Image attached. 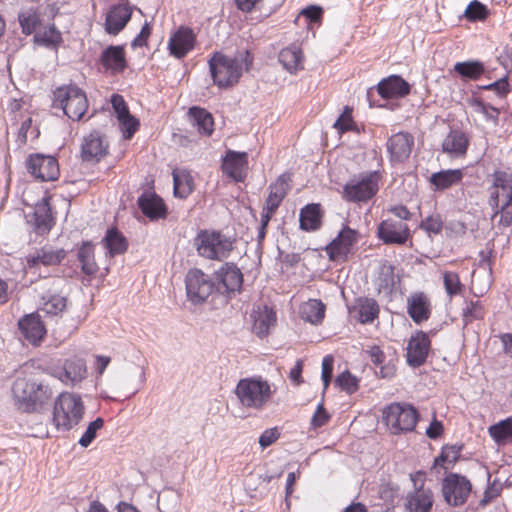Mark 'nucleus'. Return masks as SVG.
I'll list each match as a JSON object with an SVG mask.
<instances>
[{
  "instance_id": "nucleus-18",
  "label": "nucleus",
  "mask_w": 512,
  "mask_h": 512,
  "mask_svg": "<svg viewBox=\"0 0 512 512\" xmlns=\"http://www.w3.org/2000/svg\"><path fill=\"white\" fill-rule=\"evenodd\" d=\"M406 362L412 368H418L427 361L431 350V341L427 332L416 331L408 340Z\"/></svg>"
},
{
  "instance_id": "nucleus-32",
  "label": "nucleus",
  "mask_w": 512,
  "mask_h": 512,
  "mask_svg": "<svg viewBox=\"0 0 512 512\" xmlns=\"http://www.w3.org/2000/svg\"><path fill=\"white\" fill-rule=\"evenodd\" d=\"M101 244L106 249V257L113 258L116 255L124 254L129 247V243L124 234L116 227H109Z\"/></svg>"
},
{
  "instance_id": "nucleus-10",
  "label": "nucleus",
  "mask_w": 512,
  "mask_h": 512,
  "mask_svg": "<svg viewBox=\"0 0 512 512\" xmlns=\"http://www.w3.org/2000/svg\"><path fill=\"white\" fill-rule=\"evenodd\" d=\"M185 288L187 299L193 305H201L209 296L218 294L214 279L198 268L188 270L185 276Z\"/></svg>"
},
{
  "instance_id": "nucleus-21",
  "label": "nucleus",
  "mask_w": 512,
  "mask_h": 512,
  "mask_svg": "<svg viewBox=\"0 0 512 512\" xmlns=\"http://www.w3.org/2000/svg\"><path fill=\"white\" fill-rule=\"evenodd\" d=\"M196 34L188 26L178 27L168 41L169 54L176 59H183L195 47Z\"/></svg>"
},
{
  "instance_id": "nucleus-34",
  "label": "nucleus",
  "mask_w": 512,
  "mask_h": 512,
  "mask_svg": "<svg viewBox=\"0 0 512 512\" xmlns=\"http://www.w3.org/2000/svg\"><path fill=\"white\" fill-rule=\"evenodd\" d=\"M453 71L463 81H478L486 75L487 68L484 62L478 59H471L456 62L453 66Z\"/></svg>"
},
{
  "instance_id": "nucleus-1",
  "label": "nucleus",
  "mask_w": 512,
  "mask_h": 512,
  "mask_svg": "<svg viewBox=\"0 0 512 512\" xmlns=\"http://www.w3.org/2000/svg\"><path fill=\"white\" fill-rule=\"evenodd\" d=\"M209 71L213 83L220 89L234 87L240 80L243 71H248L253 64V55L248 50L239 53V56L228 57L216 51L208 61Z\"/></svg>"
},
{
  "instance_id": "nucleus-54",
  "label": "nucleus",
  "mask_w": 512,
  "mask_h": 512,
  "mask_svg": "<svg viewBox=\"0 0 512 512\" xmlns=\"http://www.w3.org/2000/svg\"><path fill=\"white\" fill-rule=\"evenodd\" d=\"M488 16V7L479 0H472L464 11V17L469 22L484 21Z\"/></svg>"
},
{
  "instance_id": "nucleus-13",
  "label": "nucleus",
  "mask_w": 512,
  "mask_h": 512,
  "mask_svg": "<svg viewBox=\"0 0 512 512\" xmlns=\"http://www.w3.org/2000/svg\"><path fill=\"white\" fill-rule=\"evenodd\" d=\"M216 292L227 298L235 292H239L243 285V273L233 262H225L214 272Z\"/></svg>"
},
{
  "instance_id": "nucleus-16",
  "label": "nucleus",
  "mask_w": 512,
  "mask_h": 512,
  "mask_svg": "<svg viewBox=\"0 0 512 512\" xmlns=\"http://www.w3.org/2000/svg\"><path fill=\"white\" fill-rule=\"evenodd\" d=\"M248 153L228 149L221 159L222 173L235 183H242L247 177Z\"/></svg>"
},
{
  "instance_id": "nucleus-14",
  "label": "nucleus",
  "mask_w": 512,
  "mask_h": 512,
  "mask_svg": "<svg viewBox=\"0 0 512 512\" xmlns=\"http://www.w3.org/2000/svg\"><path fill=\"white\" fill-rule=\"evenodd\" d=\"M376 235L385 245L402 246L412 238L408 224L393 218L382 220L377 225Z\"/></svg>"
},
{
  "instance_id": "nucleus-63",
  "label": "nucleus",
  "mask_w": 512,
  "mask_h": 512,
  "mask_svg": "<svg viewBox=\"0 0 512 512\" xmlns=\"http://www.w3.org/2000/svg\"><path fill=\"white\" fill-rule=\"evenodd\" d=\"M111 104L117 120L130 114L128 105L120 94H113L111 96Z\"/></svg>"
},
{
  "instance_id": "nucleus-31",
  "label": "nucleus",
  "mask_w": 512,
  "mask_h": 512,
  "mask_svg": "<svg viewBox=\"0 0 512 512\" xmlns=\"http://www.w3.org/2000/svg\"><path fill=\"white\" fill-rule=\"evenodd\" d=\"M463 177L464 172L462 169H441L432 173L428 178V182L432 191L443 192L459 184Z\"/></svg>"
},
{
  "instance_id": "nucleus-61",
  "label": "nucleus",
  "mask_w": 512,
  "mask_h": 512,
  "mask_svg": "<svg viewBox=\"0 0 512 512\" xmlns=\"http://www.w3.org/2000/svg\"><path fill=\"white\" fill-rule=\"evenodd\" d=\"M333 370H334V357L332 355L324 356L322 360V372H321V380L323 382V394L328 389L330 382L333 378Z\"/></svg>"
},
{
  "instance_id": "nucleus-42",
  "label": "nucleus",
  "mask_w": 512,
  "mask_h": 512,
  "mask_svg": "<svg viewBox=\"0 0 512 512\" xmlns=\"http://www.w3.org/2000/svg\"><path fill=\"white\" fill-rule=\"evenodd\" d=\"M173 194L176 198L186 199L194 190V179L186 170H173Z\"/></svg>"
},
{
  "instance_id": "nucleus-58",
  "label": "nucleus",
  "mask_w": 512,
  "mask_h": 512,
  "mask_svg": "<svg viewBox=\"0 0 512 512\" xmlns=\"http://www.w3.org/2000/svg\"><path fill=\"white\" fill-rule=\"evenodd\" d=\"M104 426V420L101 417H97L95 420L91 421L85 432L80 437L78 443L84 447L87 448L93 440L97 436V432Z\"/></svg>"
},
{
  "instance_id": "nucleus-49",
  "label": "nucleus",
  "mask_w": 512,
  "mask_h": 512,
  "mask_svg": "<svg viewBox=\"0 0 512 512\" xmlns=\"http://www.w3.org/2000/svg\"><path fill=\"white\" fill-rule=\"evenodd\" d=\"M468 102L475 108L476 112L481 113L485 117L486 121L498 124L500 111L497 107L483 101L480 97L476 96L475 92H473Z\"/></svg>"
},
{
  "instance_id": "nucleus-51",
  "label": "nucleus",
  "mask_w": 512,
  "mask_h": 512,
  "mask_svg": "<svg viewBox=\"0 0 512 512\" xmlns=\"http://www.w3.org/2000/svg\"><path fill=\"white\" fill-rule=\"evenodd\" d=\"M462 320L464 327L474 320H482L485 317V309L479 300L466 301V306L462 309Z\"/></svg>"
},
{
  "instance_id": "nucleus-20",
  "label": "nucleus",
  "mask_w": 512,
  "mask_h": 512,
  "mask_svg": "<svg viewBox=\"0 0 512 512\" xmlns=\"http://www.w3.org/2000/svg\"><path fill=\"white\" fill-rule=\"evenodd\" d=\"M389 350H392V353L387 354L378 345L369 346L368 349L365 350L372 364L376 368H379V372L376 371L375 374L382 379L393 378L397 370L396 351L393 348H389Z\"/></svg>"
},
{
  "instance_id": "nucleus-11",
  "label": "nucleus",
  "mask_w": 512,
  "mask_h": 512,
  "mask_svg": "<svg viewBox=\"0 0 512 512\" xmlns=\"http://www.w3.org/2000/svg\"><path fill=\"white\" fill-rule=\"evenodd\" d=\"M441 491L447 505L460 507L467 502L472 491V484L466 476L449 472L442 480Z\"/></svg>"
},
{
  "instance_id": "nucleus-7",
  "label": "nucleus",
  "mask_w": 512,
  "mask_h": 512,
  "mask_svg": "<svg viewBox=\"0 0 512 512\" xmlns=\"http://www.w3.org/2000/svg\"><path fill=\"white\" fill-rule=\"evenodd\" d=\"M382 178L380 170L362 172L350 178L343 186L342 198L351 203H361L371 200L379 191Z\"/></svg>"
},
{
  "instance_id": "nucleus-23",
  "label": "nucleus",
  "mask_w": 512,
  "mask_h": 512,
  "mask_svg": "<svg viewBox=\"0 0 512 512\" xmlns=\"http://www.w3.org/2000/svg\"><path fill=\"white\" fill-rule=\"evenodd\" d=\"M20 335L33 346H39L47 330L37 312L26 314L18 320Z\"/></svg>"
},
{
  "instance_id": "nucleus-25",
  "label": "nucleus",
  "mask_w": 512,
  "mask_h": 512,
  "mask_svg": "<svg viewBox=\"0 0 512 512\" xmlns=\"http://www.w3.org/2000/svg\"><path fill=\"white\" fill-rule=\"evenodd\" d=\"M67 251L63 248L53 249L52 247L44 246L34 253L29 254L26 257V263L33 273H36L40 268V265L45 267L57 266L62 263L66 258Z\"/></svg>"
},
{
  "instance_id": "nucleus-40",
  "label": "nucleus",
  "mask_w": 512,
  "mask_h": 512,
  "mask_svg": "<svg viewBox=\"0 0 512 512\" xmlns=\"http://www.w3.org/2000/svg\"><path fill=\"white\" fill-rule=\"evenodd\" d=\"M278 61L285 70L295 74L303 69V52L299 46L291 45L280 51Z\"/></svg>"
},
{
  "instance_id": "nucleus-12",
  "label": "nucleus",
  "mask_w": 512,
  "mask_h": 512,
  "mask_svg": "<svg viewBox=\"0 0 512 512\" xmlns=\"http://www.w3.org/2000/svg\"><path fill=\"white\" fill-rule=\"evenodd\" d=\"M27 172L41 182L55 181L60 175L57 159L42 153L30 154L25 160Z\"/></svg>"
},
{
  "instance_id": "nucleus-35",
  "label": "nucleus",
  "mask_w": 512,
  "mask_h": 512,
  "mask_svg": "<svg viewBox=\"0 0 512 512\" xmlns=\"http://www.w3.org/2000/svg\"><path fill=\"white\" fill-rule=\"evenodd\" d=\"M87 374L86 363L82 358H72L65 360L61 371L58 373V378L72 385L82 381Z\"/></svg>"
},
{
  "instance_id": "nucleus-36",
  "label": "nucleus",
  "mask_w": 512,
  "mask_h": 512,
  "mask_svg": "<svg viewBox=\"0 0 512 512\" xmlns=\"http://www.w3.org/2000/svg\"><path fill=\"white\" fill-rule=\"evenodd\" d=\"M268 189L269 194L264 202L263 208L264 210L276 212L290 189L285 175L279 176L276 182L269 185Z\"/></svg>"
},
{
  "instance_id": "nucleus-17",
  "label": "nucleus",
  "mask_w": 512,
  "mask_h": 512,
  "mask_svg": "<svg viewBox=\"0 0 512 512\" xmlns=\"http://www.w3.org/2000/svg\"><path fill=\"white\" fill-rule=\"evenodd\" d=\"M413 147L414 137L411 133L401 131L391 135L386 142L391 165L405 163L409 159Z\"/></svg>"
},
{
  "instance_id": "nucleus-55",
  "label": "nucleus",
  "mask_w": 512,
  "mask_h": 512,
  "mask_svg": "<svg viewBox=\"0 0 512 512\" xmlns=\"http://www.w3.org/2000/svg\"><path fill=\"white\" fill-rule=\"evenodd\" d=\"M335 385L347 394H353L359 389V380L349 370L337 375Z\"/></svg>"
},
{
  "instance_id": "nucleus-43",
  "label": "nucleus",
  "mask_w": 512,
  "mask_h": 512,
  "mask_svg": "<svg viewBox=\"0 0 512 512\" xmlns=\"http://www.w3.org/2000/svg\"><path fill=\"white\" fill-rule=\"evenodd\" d=\"M488 433L498 446L512 443V416L502 419L488 427Z\"/></svg>"
},
{
  "instance_id": "nucleus-60",
  "label": "nucleus",
  "mask_w": 512,
  "mask_h": 512,
  "mask_svg": "<svg viewBox=\"0 0 512 512\" xmlns=\"http://www.w3.org/2000/svg\"><path fill=\"white\" fill-rule=\"evenodd\" d=\"M299 15L303 16L308 24H320L323 19L324 9L320 5L311 4L304 7Z\"/></svg>"
},
{
  "instance_id": "nucleus-64",
  "label": "nucleus",
  "mask_w": 512,
  "mask_h": 512,
  "mask_svg": "<svg viewBox=\"0 0 512 512\" xmlns=\"http://www.w3.org/2000/svg\"><path fill=\"white\" fill-rule=\"evenodd\" d=\"M280 437V432L277 427L266 429L259 437V445L262 449H266L276 442Z\"/></svg>"
},
{
  "instance_id": "nucleus-29",
  "label": "nucleus",
  "mask_w": 512,
  "mask_h": 512,
  "mask_svg": "<svg viewBox=\"0 0 512 512\" xmlns=\"http://www.w3.org/2000/svg\"><path fill=\"white\" fill-rule=\"evenodd\" d=\"M469 138L462 129L452 127L442 142V151L455 157L466 155Z\"/></svg>"
},
{
  "instance_id": "nucleus-47",
  "label": "nucleus",
  "mask_w": 512,
  "mask_h": 512,
  "mask_svg": "<svg viewBox=\"0 0 512 512\" xmlns=\"http://www.w3.org/2000/svg\"><path fill=\"white\" fill-rule=\"evenodd\" d=\"M67 305V298L56 294L47 292L42 296L41 311L48 316L60 315Z\"/></svg>"
},
{
  "instance_id": "nucleus-57",
  "label": "nucleus",
  "mask_w": 512,
  "mask_h": 512,
  "mask_svg": "<svg viewBox=\"0 0 512 512\" xmlns=\"http://www.w3.org/2000/svg\"><path fill=\"white\" fill-rule=\"evenodd\" d=\"M477 89L485 91H494L498 97L504 98L511 91L510 84L508 81V74L504 75L503 77L492 83L486 85H478Z\"/></svg>"
},
{
  "instance_id": "nucleus-15",
  "label": "nucleus",
  "mask_w": 512,
  "mask_h": 512,
  "mask_svg": "<svg viewBox=\"0 0 512 512\" xmlns=\"http://www.w3.org/2000/svg\"><path fill=\"white\" fill-rule=\"evenodd\" d=\"M358 241V231L344 226L338 235L325 247V252L330 261L345 262L348 260L354 245Z\"/></svg>"
},
{
  "instance_id": "nucleus-45",
  "label": "nucleus",
  "mask_w": 512,
  "mask_h": 512,
  "mask_svg": "<svg viewBox=\"0 0 512 512\" xmlns=\"http://www.w3.org/2000/svg\"><path fill=\"white\" fill-rule=\"evenodd\" d=\"M33 41L37 45L57 51L63 43V37L55 24H51L43 33H36L33 37Z\"/></svg>"
},
{
  "instance_id": "nucleus-22",
  "label": "nucleus",
  "mask_w": 512,
  "mask_h": 512,
  "mask_svg": "<svg viewBox=\"0 0 512 512\" xmlns=\"http://www.w3.org/2000/svg\"><path fill=\"white\" fill-rule=\"evenodd\" d=\"M98 62L113 75L124 73L128 67L125 44L108 45L102 50Z\"/></svg>"
},
{
  "instance_id": "nucleus-27",
  "label": "nucleus",
  "mask_w": 512,
  "mask_h": 512,
  "mask_svg": "<svg viewBox=\"0 0 512 512\" xmlns=\"http://www.w3.org/2000/svg\"><path fill=\"white\" fill-rule=\"evenodd\" d=\"M132 17V8L124 4H115L108 10L104 29L109 35H118L128 24Z\"/></svg>"
},
{
  "instance_id": "nucleus-4",
  "label": "nucleus",
  "mask_w": 512,
  "mask_h": 512,
  "mask_svg": "<svg viewBox=\"0 0 512 512\" xmlns=\"http://www.w3.org/2000/svg\"><path fill=\"white\" fill-rule=\"evenodd\" d=\"M274 392L272 384L262 376L241 378L234 390L243 407L258 411L266 408Z\"/></svg>"
},
{
  "instance_id": "nucleus-24",
  "label": "nucleus",
  "mask_w": 512,
  "mask_h": 512,
  "mask_svg": "<svg viewBox=\"0 0 512 512\" xmlns=\"http://www.w3.org/2000/svg\"><path fill=\"white\" fill-rule=\"evenodd\" d=\"M137 206L150 221L165 219L168 215L167 205L155 191H143L137 199Z\"/></svg>"
},
{
  "instance_id": "nucleus-8",
  "label": "nucleus",
  "mask_w": 512,
  "mask_h": 512,
  "mask_svg": "<svg viewBox=\"0 0 512 512\" xmlns=\"http://www.w3.org/2000/svg\"><path fill=\"white\" fill-rule=\"evenodd\" d=\"M421 415L410 403L394 402L383 410V421L394 435L413 432Z\"/></svg>"
},
{
  "instance_id": "nucleus-26",
  "label": "nucleus",
  "mask_w": 512,
  "mask_h": 512,
  "mask_svg": "<svg viewBox=\"0 0 512 512\" xmlns=\"http://www.w3.org/2000/svg\"><path fill=\"white\" fill-rule=\"evenodd\" d=\"M81 159L86 163H98L108 154V145L97 131L83 138L81 144Z\"/></svg>"
},
{
  "instance_id": "nucleus-56",
  "label": "nucleus",
  "mask_w": 512,
  "mask_h": 512,
  "mask_svg": "<svg viewBox=\"0 0 512 512\" xmlns=\"http://www.w3.org/2000/svg\"><path fill=\"white\" fill-rule=\"evenodd\" d=\"M443 283L445 291L450 298L461 294L465 288L460 281L459 275L452 271H446L443 273Z\"/></svg>"
},
{
  "instance_id": "nucleus-53",
  "label": "nucleus",
  "mask_w": 512,
  "mask_h": 512,
  "mask_svg": "<svg viewBox=\"0 0 512 512\" xmlns=\"http://www.w3.org/2000/svg\"><path fill=\"white\" fill-rule=\"evenodd\" d=\"M333 126L340 134H344L349 131L356 133L360 132L358 125L353 120L352 108L349 106L344 107L343 112L338 116Z\"/></svg>"
},
{
  "instance_id": "nucleus-6",
  "label": "nucleus",
  "mask_w": 512,
  "mask_h": 512,
  "mask_svg": "<svg viewBox=\"0 0 512 512\" xmlns=\"http://www.w3.org/2000/svg\"><path fill=\"white\" fill-rule=\"evenodd\" d=\"M84 414V405L79 395L61 393L54 402L52 421L57 430L69 431L79 424Z\"/></svg>"
},
{
  "instance_id": "nucleus-28",
  "label": "nucleus",
  "mask_w": 512,
  "mask_h": 512,
  "mask_svg": "<svg viewBox=\"0 0 512 512\" xmlns=\"http://www.w3.org/2000/svg\"><path fill=\"white\" fill-rule=\"evenodd\" d=\"M407 313L416 324L427 321L431 316V303L424 292L412 293L407 298Z\"/></svg>"
},
{
  "instance_id": "nucleus-50",
  "label": "nucleus",
  "mask_w": 512,
  "mask_h": 512,
  "mask_svg": "<svg viewBox=\"0 0 512 512\" xmlns=\"http://www.w3.org/2000/svg\"><path fill=\"white\" fill-rule=\"evenodd\" d=\"M18 22L22 33L27 36L33 34L41 24L38 13L32 9L19 12Z\"/></svg>"
},
{
  "instance_id": "nucleus-62",
  "label": "nucleus",
  "mask_w": 512,
  "mask_h": 512,
  "mask_svg": "<svg viewBox=\"0 0 512 512\" xmlns=\"http://www.w3.org/2000/svg\"><path fill=\"white\" fill-rule=\"evenodd\" d=\"M500 214L499 225L504 227H509L512 225V202L510 200H506L505 203L494 211L493 217H496Z\"/></svg>"
},
{
  "instance_id": "nucleus-2",
  "label": "nucleus",
  "mask_w": 512,
  "mask_h": 512,
  "mask_svg": "<svg viewBox=\"0 0 512 512\" xmlns=\"http://www.w3.org/2000/svg\"><path fill=\"white\" fill-rule=\"evenodd\" d=\"M412 86L398 74L382 78L375 86L366 91V99L370 108H383L395 111L400 107L397 100L411 93Z\"/></svg>"
},
{
  "instance_id": "nucleus-5",
  "label": "nucleus",
  "mask_w": 512,
  "mask_h": 512,
  "mask_svg": "<svg viewBox=\"0 0 512 512\" xmlns=\"http://www.w3.org/2000/svg\"><path fill=\"white\" fill-rule=\"evenodd\" d=\"M234 241L217 230H200L194 238L193 245L199 256L223 261L230 256L234 248Z\"/></svg>"
},
{
  "instance_id": "nucleus-52",
  "label": "nucleus",
  "mask_w": 512,
  "mask_h": 512,
  "mask_svg": "<svg viewBox=\"0 0 512 512\" xmlns=\"http://www.w3.org/2000/svg\"><path fill=\"white\" fill-rule=\"evenodd\" d=\"M444 227L442 216L438 213L430 214L421 220L418 228L423 230L428 237L441 234Z\"/></svg>"
},
{
  "instance_id": "nucleus-37",
  "label": "nucleus",
  "mask_w": 512,
  "mask_h": 512,
  "mask_svg": "<svg viewBox=\"0 0 512 512\" xmlns=\"http://www.w3.org/2000/svg\"><path fill=\"white\" fill-rule=\"evenodd\" d=\"M188 116L193 127L204 136H210L214 131V119L210 112L199 106H192L188 110Z\"/></svg>"
},
{
  "instance_id": "nucleus-59",
  "label": "nucleus",
  "mask_w": 512,
  "mask_h": 512,
  "mask_svg": "<svg viewBox=\"0 0 512 512\" xmlns=\"http://www.w3.org/2000/svg\"><path fill=\"white\" fill-rule=\"evenodd\" d=\"M118 122L123 138L126 140H130L140 127L139 120L131 113L118 119Z\"/></svg>"
},
{
  "instance_id": "nucleus-38",
  "label": "nucleus",
  "mask_w": 512,
  "mask_h": 512,
  "mask_svg": "<svg viewBox=\"0 0 512 512\" xmlns=\"http://www.w3.org/2000/svg\"><path fill=\"white\" fill-rule=\"evenodd\" d=\"M77 260L81 271L87 276H94L99 270L95 261V244L91 240L83 241L77 249Z\"/></svg>"
},
{
  "instance_id": "nucleus-41",
  "label": "nucleus",
  "mask_w": 512,
  "mask_h": 512,
  "mask_svg": "<svg viewBox=\"0 0 512 512\" xmlns=\"http://www.w3.org/2000/svg\"><path fill=\"white\" fill-rule=\"evenodd\" d=\"M464 444H446L441 448L437 457L434 458L433 468L441 467L445 471L453 468L459 461Z\"/></svg>"
},
{
  "instance_id": "nucleus-3",
  "label": "nucleus",
  "mask_w": 512,
  "mask_h": 512,
  "mask_svg": "<svg viewBox=\"0 0 512 512\" xmlns=\"http://www.w3.org/2000/svg\"><path fill=\"white\" fill-rule=\"evenodd\" d=\"M11 390L15 405L25 413L39 411L52 397L49 385L34 376L17 377Z\"/></svg>"
},
{
  "instance_id": "nucleus-44",
  "label": "nucleus",
  "mask_w": 512,
  "mask_h": 512,
  "mask_svg": "<svg viewBox=\"0 0 512 512\" xmlns=\"http://www.w3.org/2000/svg\"><path fill=\"white\" fill-rule=\"evenodd\" d=\"M326 306L319 299H309L300 307L301 318L314 325L321 324L325 317Z\"/></svg>"
},
{
  "instance_id": "nucleus-33",
  "label": "nucleus",
  "mask_w": 512,
  "mask_h": 512,
  "mask_svg": "<svg viewBox=\"0 0 512 512\" xmlns=\"http://www.w3.org/2000/svg\"><path fill=\"white\" fill-rule=\"evenodd\" d=\"M433 507V493L431 489H422L409 492L405 499V508L408 512H430Z\"/></svg>"
},
{
  "instance_id": "nucleus-46",
  "label": "nucleus",
  "mask_w": 512,
  "mask_h": 512,
  "mask_svg": "<svg viewBox=\"0 0 512 512\" xmlns=\"http://www.w3.org/2000/svg\"><path fill=\"white\" fill-rule=\"evenodd\" d=\"M277 317L273 308L264 306V309L258 313L254 319L253 330L257 336L263 338L268 335L270 327L274 326Z\"/></svg>"
},
{
  "instance_id": "nucleus-9",
  "label": "nucleus",
  "mask_w": 512,
  "mask_h": 512,
  "mask_svg": "<svg viewBox=\"0 0 512 512\" xmlns=\"http://www.w3.org/2000/svg\"><path fill=\"white\" fill-rule=\"evenodd\" d=\"M53 106L71 120L78 121L88 109L86 93L76 85L58 87L53 92Z\"/></svg>"
},
{
  "instance_id": "nucleus-30",
  "label": "nucleus",
  "mask_w": 512,
  "mask_h": 512,
  "mask_svg": "<svg viewBox=\"0 0 512 512\" xmlns=\"http://www.w3.org/2000/svg\"><path fill=\"white\" fill-rule=\"evenodd\" d=\"M324 211L320 203H309L300 209L299 228L305 232H315L322 227Z\"/></svg>"
},
{
  "instance_id": "nucleus-39",
  "label": "nucleus",
  "mask_w": 512,
  "mask_h": 512,
  "mask_svg": "<svg viewBox=\"0 0 512 512\" xmlns=\"http://www.w3.org/2000/svg\"><path fill=\"white\" fill-rule=\"evenodd\" d=\"M353 310L358 313V321L361 324H371L379 316L380 307L374 298L358 297L355 299Z\"/></svg>"
},
{
  "instance_id": "nucleus-19",
  "label": "nucleus",
  "mask_w": 512,
  "mask_h": 512,
  "mask_svg": "<svg viewBox=\"0 0 512 512\" xmlns=\"http://www.w3.org/2000/svg\"><path fill=\"white\" fill-rule=\"evenodd\" d=\"M26 218L27 223L32 226L33 231L37 235L49 233L55 224L49 198L44 197L38 201L34 207V211L28 214Z\"/></svg>"
},
{
  "instance_id": "nucleus-48",
  "label": "nucleus",
  "mask_w": 512,
  "mask_h": 512,
  "mask_svg": "<svg viewBox=\"0 0 512 512\" xmlns=\"http://www.w3.org/2000/svg\"><path fill=\"white\" fill-rule=\"evenodd\" d=\"M394 266L385 262L380 266L379 275L376 279L378 293L391 294L395 287Z\"/></svg>"
}]
</instances>
